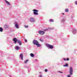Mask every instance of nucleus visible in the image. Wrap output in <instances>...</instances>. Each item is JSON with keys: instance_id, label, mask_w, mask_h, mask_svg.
Returning <instances> with one entry per match:
<instances>
[{"instance_id": "obj_1", "label": "nucleus", "mask_w": 77, "mask_h": 77, "mask_svg": "<svg viewBox=\"0 0 77 77\" xmlns=\"http://www.w3.org/2000/svg\"><path fill=\"white\" fill-rule=\"evenodd\" d=\"M33 43L35 45H37V47H41V45L39 44L38 43V42L36 40H34L33 41Z\"/></svg>"}, {"instance_id": "obj_2", "label": "nucleus", "mask_w": 77, "mask_h": 77, "mask_svg": "<svg viewBox=\"0 0 77 77\" xmlns=\"http://www.w3.org/2000/svg\"><path fill=\"white\" fill-rule=\"evenodd\" d=\"M45 45L47 47H49L50 48H51V49H52V48H53V46L49 44H46Z\"/></svg>"}, {"instance_id": "obj_3", "label": "nucleus", "mask_w": 77, "mask_h": 77, "mask_svg": "<svg viewBox=\"0 0 77 77\" xmlns=\"http://www.w3.org/2000/svg\"><path fill=\"white\" fill-rule=\"evenodd\" d=\"M73 71V69L72 67H70L69 68V72L70 75H72V72Z\"/></svg>"}, {"instance_id": "obj_4", "label": "nucleus", "mask_w": 77, "mask_h": 77, "mask_svg": "<svg viewBox=\"0 0 77 77\" xmlns=\"http://www.w3.org/2000/svg\"><path fill=\"white\" fill-rule=\"evenodd\" d=\"M29 21L30 22H35L36 20L33 17H31L29 19Z\"/></svg>"}, {"instance_id": "obj_5", "label": "nucleus", "mask_w": 77, "mask_h": 77, "mask_svg": "<svg viewBox=\"0 0 77 77\" xmlns=\"http://www.w3.org/2000/svg\"><path fill=\"white\" fill-rule=\"evenodd\" d=\"M13 41H14V43L15 44H16V43H17V42L18 41V40H17V38H14L13 39Z\"/></svg>"}, {"instance_id": "obj_6", "label": "nucleus", "mask_w": 77, "mask_h": 77, "mask_svg": "<svg viewBox=\"0 0 77 77\" xmlns=\"http://www.w3.org/2000/svg\"><path fill=\"white\" fill-rule=\"evenodd\" d=\"M15 27L16 28H17V29H18V28L19 27V26H18V24L17 23V22H15Z\"/></svg>"}, {"instance_id": "obj_7", "label": "nucleus", "mask_w": 77, "mask_h": 77, "mask_svg": "<svg viewBox=\"0 0 77 77\" xmlns=\"http://www.w3.org/2000/svg\"><path fill=\"white\" fill-rule=\"evenodd\" d=\"M38 33H39V34H40V35H44L45 33L43 31H38Z\"/></svg>"}, {"instance_id": "obj_8", "label": "nucleus", "mask_w": 77, "mask_h": 77, "mask_svg": "<svg viewBox=\"0 0 77 77\" xmlns=\"http://www.w3.org/2000/svg\"><path fill=\"white\" fill-rule=\"evenodd\" d=\"M17 42L20 45H22V42H21V41L20 40H18Z\"/></svg>"}, {"instance_id": "obj_9", "label": "nucleus", "mask_w": 77, "mask_h": 77, "mask_svg": "<svg viewBox=\"0 0 77 77\" xmlns=\"http://www.w3.org/2000/svg\"><path fill=\"white\" fill-rule=\"evenodd\" d=\"M76 32H77V31L76 30V29H75V28L73 29V33H74V34H75V33H76Z\"/></svg>"}, {"instance_id": "obj_10", "label": "nucleus", "mask_w": 77, "mask_h": 77, "mask_svg": "<svg viewBox=\"0 0 77 77\" xmlns=\"http://www.w3.org/2000/svg\"><path fill=\"white\" fill-rule=\"evenodd\" d=\"M15 49H16V50H19V49L20 48V47H19L18 46H17L15 47Z\"/></svg>"}, {"instance_id": "obj_11", "label": "nucleus", "mask_w": 77, "mask_h": 77, "mask_svg": "<svg viewBox=\"0 0 77 77\" xmlns=\"http://www.w3.org/2000/svg\"><path fill=\"white\" fill-rule=\"evenodd\" d=\"M20 57L21 59L22 60H23V54H20Z\"/></svg>"}, {"instance_id": "obj_12", "label": "nucleus", "mask_w": 77, "mask_h": 77, "mask_svg": "<svg viewBox=\"0 0 77 77\" xmlns=\"http://www.w3.org/2000/svg\"><path fill=\"white\" fill-rule=\"evenodd\" d=\"M33 14L34 15H37L38 14V13L35 12H33Z\"/></svg>"}, {"instance_id": "obj_13", "label": "nucleus", "mask_w": 77, "mask_h": 77, "mask_svg": "<svg viewBox=\"0 0 77 77\" xmlns=\"http://www.w3.org/2000/svg\"><path fill=\"white\" fill-rule=\"evenodd\" d=\"M33 11L34 12H38V11L36 10V9H34L33 10Z\"/></svg>"}, {"instance_id": "obj_14", "label": "nucleus", "mask_w": 77, "mask_h": 77, "mask_svg": "<svg viewBox=\"0 0 77 77\" xmlns=\"http://www.w3.org/2000/svg\"><path fill=\"white\" fill-rule=\"evenodd\" d=\"M0 32H3V29L2 27H0Z\"/></svg>"}, {"instance_id": "obj_15", "label": "nucleus", "mask_w": 77, "mask_h": 77, "mask_svg": "<svg viewBox=\"0 0 77 77\" xmlns=\"http://www.w3.org/2000/svg\"><path fill=\"white\" fill-rule=\"evenodd\" d=\"M30 55L31 57H34V54L32 53H31L30 54Z\"/></svg>"}, {"instance_id": "obj_16", "label": "nucleus", "mask_w": 77, "mask_h": 77, "mask_svg": "<svg viewBox=\"0 0 77 77\" xmlns=\"http://www.w3.org/2000/svg\"><path fill=\"white\" fill-rule=\"evenodd\" d=\"M40 41H41V42H44V40H42V39L41 38H40Z\"/></svg>"}, {"instance_id": "obj_17", "label": "nucleus", "mask_w": 77, "mask_h": 77, "mask_svg": "<svg viewBox=\"0 0 77 77\" xmlns=\"http://www.w3.org/2000/svg\"><path fill=\"white\" fill-rule=\"evenodd\" d=\"M28 62H29V60H27L25 61L24 63H26Z\"/></svg>"}, {"instance_id": "obj_18", "label": "nucleus", "mask_w": 77, "mask_h": 77, "mask_svg": "<svg viewBox=\"0 0 77 77\" xmlns=\"http://www.w3.org/2000/svg\"><path fill=\"white\" fill-rule=\"evenodd\" d=\"M6 4H8V5H10V3H9V2H8L7 1H6Z\"/></svg>"}, {"instance_id": "obj_19", "label": "nucleus", "mask_w": 77, "mask_h": 77, "mask_svg": "<svg viewBox=\"0 0 77 77\" xmlns=\"http://www.w3.org/2000/svg\"><path fill=\"white\" fill-rule=\"evenodd\" d=\"M64 60L65 61H66V60H69V59L68 58H66V59H65V58H64Z\"/></svg>"}, {"instance_id": "obj_20", "label": "nucleus", "mask_w": 77, "mask_h": 77, "mask_svg": "<svg viewBox=\"0 0 77 77\" xmlns=\"http://www.w3.org/2000/svg\"><path fill=\"white\" fill-rule=\"evenodd\" d=\"M68 66V64H66V65H63V66Z\"/></svg>"}, {"instance_id": "obj_21", "label": "nucleus", "mask_w": 77, "mask_h": 77, "mask_svg": "<svg viewBox=\"0 0 77 77\" xmlns=\"http://www.w3.org/2000/svg\"><path fill=\"white\" fill-rule=\"evenodd\" d=\"M50 21L51 22H53V21H54V20H53L52 19L50 20Z\"/></svg>"}, {"instance_id": "obj_22", "label": "nucleus", "mask_w": 77, "mask_h": 77, "mask_svg": "<svg viewBox=\"0 0 77 77\" xmlns=\"http://www.w3.org/2000/svg\"><path fill=\"white\" fill-rule=\"evenodd\" d=\"M65 11L66 12H68V9H65Z\"/></svg>"}, {"instance_id": "obj_23", "label": "nucleus", "mask_w": 77, "mask_h": 77, "mask_svg": "<svg viewBox=\"0 0 77 77\" xmlns=\"http://www.w3.org/2000/svg\"><path fill=\"white\" fill-rule=\"evenodd\" d=\"M61 21L62 22H64L65 21V20L63 19L62 20H61Z\"/></svg>"}, {"instance_id": "obj_24", "label": "nucleus", "mask_w": 77, "mask_h": 77, "mask_svg": "<svg viewBox=\"0 0 77 77\" xmlns=\"http://www.w3.org/2000/svg\"><path fill=\"white\" fill-rule=\"evenodd\" d=\"M67 77H71V74L68 75Z\"/></svg>"}, {"instance_id": "obj_25", "label": "nucleus", "mask_w": 77, "mask_h": 77, "mask_svg": "<svg viewBox=\"0 0 77 77\" xmlns=\"http://www.w3.org/2000/svg\"><path fill=\"white\" fill-rule=\"evenodd\" d=\"M25 28H27V27H28V26H25Z\"/></svg>"}, {"instance_id": "obj_26", "label": "nucleus", "mask_w": 77, "mask_h": 77, "mask_svg": "<svg viewBox=\"0 0 77 77\" xmlns=\"http://www.w3.org/2000/svg\"><path fill=\"white\" fill-rule=\"evenodd\" d=\"M75 3L76 5H77V1H75Z\"/></svg>"}, {"instance_id": "obj_27", "label": "nucleus", "mask_w": 77, "mask_h": 77, "mask_svg": "<svg viewBox=\"0 0 77 77\" xmlns=\"http://www.w3.org/2000/svg\"><path fill=\"white\" fill-rule=\"evenodd\" d=\"M58 72H60V73H61L62 74V73H63V72L61 71H59Z\"/></svg>"}, {"instance_id": "obj_28", "label": "nucleus", "mask_w": 77, "mask_h": 77, "mask_svg": "<svg viewBox=\"0 0 77 77\" xmlns=\"http://www.w3.org/2000/svg\"><path fill=\"white\" fill-rule=\"evenodd\" d=\"M45 72H47V69H45Z\"/></svg>"}, {"instance_id": "obj_29", "label": "nucleus", "mask_w": 77, "mask_h": 77, "mask_svg": "<svg viewBox=\"0 0 77 77\" xmlns=\"http://www.w3.org/2000/svg\"><path fill=\"white\" fill-rule=\"evenodd\" d=\"M49 29H50L51 30H53V28H49Z\"/></svg>"}, {"instance_id": "obj_30", "label": "nucleus", "mask_w": 77, "mask_h": 77, "mask_svg": "<svg viewBox=\"0 0 77 77\" xmlns=\"http://www.w3.org/2000/svg\"><path fill=\"white\" fill-rule=\"evenodd\" d=\"M38 77H42V75H40Z\"/></svg>"}, {"instance_id": "obj_31", "label": "nucleus", "mask_w": 77, "mask_h": 77, "mask_svg": "<svg viewBox=\"0 0 77 77\" xmlns=\"http://www.w3.org/2000/svg\"><path fill=\"white\" fill-rule=\"evenodd\" d=\"M25 42H27V40H26V39H25Z\"/></svg>"}, {"instance_id": "obj_32", "label": "nucleus", "mask_w": 77, "mask_h": 77, "mask_svg": "<svg viewBox=\"0 0 77 77\" xmlns=\"http://www.w3.org/2000/svg\"><path fill=\"white\" fill-rule=\"evenodd\" d=\"M62 14H63V15H64V13H62Z\"/></svg>"}, {"instance_id": "obj_33", "label": "nucleus", "mask_w": 77, "mask_h": 77, "mask_svg": "<svg viewBox=\"0 0 77 77\" xmlns=\"http://www.w3.org/2000/svg\"><path fill=\"white\" fill-rule=\"evenodd\" d=\"M37 60L36 59V60H35V61H36Z\"/></svg>"}]
</instances>
